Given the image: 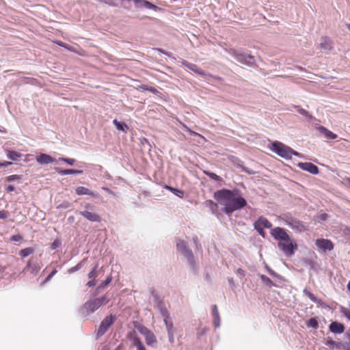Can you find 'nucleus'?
I'll list each match as a JSON object with an SVG mask.
<instances>
[{
	"instance_id": "obj_1",
	"label": "nucleus",
	"mask_w": 350,
	"mask_h": 350,
	"mask_svg": "<svg viewBox=\"0 0 350 350\" xmlns=\"http://www.w3.org/2000/svg\"><path fill=\"white\" fill-rule=\"evenodd\" d=\"M213 197L219 204L223 206L222 211L227 215L241 210L247 205L246 200L237 189L218 190L214 193Z\"/></svg>"
},
{
	"instance_id": "obj_2",
	"label": "nucleus",
	"mask_w": 350,
	"mask_h": 350,
	"mask_svg": "<svg viewBox=\"0 0 350 350\" xmlns=\"http://www.w3.org/2000/svg\"><path fill=\"white\" fill-rule=\"evenodd\" d=\"M271 234L275 240L279 241L278 246L286 256L294 254L297 249V245L291 239L284 228L275 227L271 230Z\"/></svg>"
},
{
	"instance_id": "obj_3",
	"label": "nucleus",
	"mask_w": 350,
	"mask_h": 350,
	"mask_svg": "<svg viewBox=\"0 0 350 350\" xmlns=\"http://www.w3.org/2000/svg\"><path fill=\"white\" fill-rule=\"evenodd\" d=\"M176 248L178 253L187 260L191 270L196 273L199 267L192 250L189 247L188 243L184 240L178 239L176 244Z\"/></svg>"
},
{
	"instance_id": "obj_4",
	"label": "nucleus",
	"mask_w": 350,
	"mask_h": 350,
	"mask_svg": "<svg viewBox=\"0 0 350 350\" xmlns=\"http://www.w3.org/2000/svg\"><path fill=\"white\" fill-rule=\"evenodd\" d=\"M109 299L107 295L85 301L81 307V312L84 315H90L97 310L101 306L107 304Z\"/></svg>"
},
{
	"instance_id": "obj_5",
	"label": "nucleus",
	"mask_w": 350,
	"mask_h": 350,
	"mask_svg": "<svg viewBox=\"0 0 350 350\" xmlns=\"http://www.w3.org/2000/svg\"><path fill=\"white\" fill-rule=\"evenodd\" d=\"M270 150L279 157L286 159H291L293 155L301 156L299 152L295 151L291 148L278 141L271 143Z\"/></svg>"
},
{
	"instance_id": "obj_6",
	"label": "nucleus",
	"mask_w": 350,
	"mask_h": 350,
	"mask_svg": "<svg viewBox=\"0 0 350 350\" xmlns=\"http://www.w3.org/2000/svg\"><path fill=\"white\" fill-rule=\"evenodd\" d=\"M228 53L235 57L241 64L249 66H252L254 64V57L251 55H247L232 49L228 51Z\"/></svg>"
},
{
	"instance_id": "obj_7",
	"label": "nucleus",
	"mask_w": 350,
	"mask_h": 350,
	"mask_svg": "<svg viewBox=\"0 0 350 350\" xmlns=\"http://www.w3.org/2000/svg\"><path fill=\"white\" fill-rule=\"evenodd\" d=\"M116 317L114 314H111L109 316L105 317L101 321L98 329L96 331V338H98L103 336L116 321Z\"/></svg>"
},
{
	"instance_id": "obj_8",
	"label": "nucleus",
	"mask_w": 350,
	"mask_h": 350,
	"mask_svg": "<svg viewBox=\"0 0 350 350\" xmlns=\"http://www.w3.org/2000/svg\"><path fill=\"white\" fill-rule=\"evenodd\" d=\"M138 331L144 336L146 342L148 345L155 347L157 340L155 335L149 329L144 325H140L137 327Z\"/></svg>"
},
{
	"instance_id": "obj_9",
	"label": "nucleus",
	"mask_w": 350,
	"mask_h": 350,
	"mask_svg": "<svg viewBox=\"0 0 350 350\" xmlns=\"http://www.w3.org/2000/svg\"><path fill=\"white\" fill-rule=\"evenodd\" d=\"M286 221L287 225L292 229H295L299 232H301L304 229V224L290 215H286Z\"/></svg>"
},
{
	"instance_id": "obj_10",
	"label": "nucleus",
	"mask_w": 350,
	"mask_h": 350,
	"mask_svg": "<svg viewBox=\"0 0 350 350\" xmlns=\"http://www.w3.org/2000/svg\"><path fill=\"white\" fill-rule=\"evenodd\" d=\"M297 167L301 170L310 172L313 175H317L319 173V167L310 162L299 163Z\"/></svg>"
},
{
	"instance_id": "obj_11",
	"label": "nucleus",
	"mask_w": 350,
	"mask_h": 350,
	"mask_svg": "<svg viewBox=\"0 0 350 350\" xmlns=\"http://www.w3.org/2000/svg\"><path fill=\"white\" fill-rule=\"evenodd\" d=\"M317 247L322 252L331 251L334 249L333 243L325 239H319L316 241Z\"/></svg>"
},
{
	"instance_id": "obj_12",
	"label": "nucleus",
	"mask_w": 350,
	"mask_h": 350,
	"mask_svg": "<svg viewBox=\"0 0 350 350\" xmlns=\"http://www.w3.org/2000/svg\"><path fill=\"white\" fill-rule=\"evenodd\" d=\"M79 214L91 222L99 223L101 221V217L98 214L91 212L88 209L80 211Z\"/></svg>"
},
{
	"instance_id": "obj_13",
	"label": "nucleus",
	"mask_w": 350,
	"mask_h": 350,
	"mask_svg": "<svg viewBox=\"0 0 350 350\" xmlns=\"http://www.w3.org/2000/svg\"><path fill=\"white\" fill-rule=\"evenodd\" d=\"M75 193L78 196L87 195V196H90L92 198H95V199L98 198L99 196L98 193L94 192V191L89 189L88 188L83 187V186L77 187L75 189Z\"/></svg>"
},
{
	"instance_id": "obj_14",
	"label": "nucleus",
	"mask_w": 350,
	"mask_h": 350,
	"mask_svg": "<svg viewBox=\"0 0 350 350\" xmlns=\"http://www.w3.org/2000/svg\"><path fill=\"white\" fill-rule=\"evenodd\" d=\"M36 160L40 165H47L56 161L55 158L45 153H40L36 157Z\"/></svg>"
},
{
	"instance_id": "obj_15",
	"label": "nucleus",
	"mask_w": 350,
	"mask_h": 350,
	"mask_svg": "<svg viewBox=\"0 0 350 350\" xmlns=\"http://www.w3.org/2000/svg\"><path fill=\"white\" fill-rule=\"evenodd\" d=\"M329 332L336 334H340L345 332V325L338 321H332L329 325Z\"/></svg>"
},
{
	"instance_id": "obj_16",
	"label": "nucleus",
	"mask_w": 350,
	"mask_h": 350,
	"mask_svg": "<svg viewBox=\"0 0 350 350\" xmlns=\"http://www.w3.org/2000/svg\"><path fill=\"white\" fill-rule=\"evenodd\" d=\"M134 2L137 8H145L150 10H158L159 8L156 5L152 4L151 2L146 0H134Z\"/></svg>"
},
{
	"instance_id": "obj_17",
	"label": "nucleus",
	"mask_w": 350,
	"mask_h": 350,
	"mask_svg": "<svg viewBox=\"0 0 350 350\" xmlns=\"http://www.w3.org/2000/svg\"><path fill=\"white\" fill-rule=\"evenodd\" d=\"M319 133L327 139H335L337 135L323 126L317 128Z\"/></svg>"
},
{
	"instance_id": "obj_18",
	"label": "nucleus",
	"mask_w": 350,
	"mask_h": 350,
	"mask_svg": "<svg viewBox=\"0 0 350 350\" xmlns=\"http://www.w3.org/2000/svg\"><path fill=\"white\" fill-rule=\"evenodd\" d=\"M55 171L60 175H68V174H82L83 170H75V169H62L60 167H55Z\"/></svg>"
},
{
	"instance_id": "obj_19",
	"label": "nucleus",
	"mask_w": 350,
	"mask_h": 350,
	"mask_svg": "<svg viewBox=\"0 0 350 350\" xmlns=\"http://www.w3.org/2000/svg\"><path fill=\"white\" fill-rule=\"evenodd\" d=\"M182 63L185 67H187L189 70L193 71L194 72L197 73L198 75H201V76L206 75V73L204 72V71H203L202 69L198 68V66L197 65L190 63V62H188L185 60L183 61Z\"/></svg>"
},
{
	"instance_id": "obj_20",
	"label": "nucleus",
	"mask_w": 350,
	"mask_h": 350,
	"mask_svg": "<svg viewBox=\"0 0 350 350\" xmlns=\"http://www.w3.org/2000/svg\"><path fill=\"white\" fill-rule=\"evenodd\" d=\"M212 313L213 317V324L215 328H218L220 326V316L216 305H213L212 307Z\"/></svg>"
},
{
	"instance_id": "obj_21",
	"label": "nucleus",
	"mask_w": 350,
	"mask_h": 350,
	"mask_svg": "<svg viewBox=\"0 0 350 350\" xmlns=\"http://www.w3.org/2000/svg\"><path fill=\"white\" fill-rule=\"evenodd\" d=\"M254 224H258V226L265 228H271L272 224L265 217L260 216Z\"/></svg>"
},
{
	"instance_id": "obj_22",
	"label": "nucleus",
	"mask_w": 350,
	"mask_h": 350,
	"mask_svg": "<svg viewBox=\"0 0 350 350\" xmlns=\"http://www.w3.org/2000/svg\"><path fill=\"white\" fill-rule=\"evenodd\" d=\"M113 123L115 125L116 129L122 133H126L129 130L127 124L123 122H120L117 119L113 120Z\"/></svg>"
},
{
	"instance_id": "obj_23",
	"label": "nucleus",
	"mask_w": 350,
	"mask_h": 350,
	"mask_svg": "<svg viewBox=\"0 0 350 350\" xmlns=\"http://www.w3.org/2000/svg\"><path fill=\"white\" fill-rule=\"evenodd\" d=\"M8 159L12 161H18L19 158L22 157L23 154L12 150H8L6 154Z\"/></svg>"
},
{
	"instance_id": "obj_24",
	"label": "nucleus",
	"mask_w": 350,
	"mask_h": 350,
	"mask_svg": "<svg viewBox=\"0 0 350 350\" xmlns=\"http://www.w3.org/2000/svg\"><path fill=\"white\" fill-rule=\"evenodd\" d=\"M163 187L169 191H170L172 193H174L175 196L180 198H183L184 196V191L182 190H180L178 189L174 188L172 186L165 185Z\"/></svg>"
},
{
	"instance_id": "obj_25",
	"label": "nucleus",
	"mask_w": 350,
	"mask_h": 350,
	"mask_svg": "<svg viewBox=\"0 0 350 350\" xmlns=\"http://www.w3.org/2000/svg\"><path fill=\"white\" fill-rule=\"evenodd\" d=\"M152 295L153 297L154 306L156 309L160 308L161 306H162L165 304L157 293H155L154 291H152Z\"/></svg>"
},
{
	"instance_id": "obj_26",
	"label": "nucleus",
	"mask_w": 350,
	"mask_h": 350,
	"mask_svg": "<svg viewBox=\"0 0 350 350\" xmlns=\"http://www.w3.org/2000/svg\"><path fill=\"white\" fill-rule=\"evenodd\" d=\"M28 269L32 273H37L40 270V266L36 261L29 260L27 265Z\"/></svg>"
},
{
	"instance_id": "obj_27",
	"label": "nucleus",
	"mask_w": 350,
	"mask_h": 350,
	"mask_svg": "<svg viewBox=\"0 0 350 350\" xmlns=\"http://www.w3.org/2000/svg\"><path fill=\"white\" fill-rule=\"evenodd\" d=\"M112 280V278L111 275H109L105 281L102 282L100 284H99L95 291V295L98 294L101 292L103 289L105 288L106 286H107Z\"/></svg>"
},
{
	"instance_id": "obj_28",
	"label": "nucleus",
	"mask_w": 350,
	"mask_h": 350,
	"mask_svg": "<svg viewBox=\"0 0 350 350\" xmlns=\"http://www.w3.org/2000/svg\"><path fill=\"white\" fill-rule=\"evenodd\" d=\"M305 295H306L310 301H312L314 303H317L319 304H322V301L320 299H318L313 293H312L310 291L307 290L306 288L304 289L303 291Z\"/></svg>"
},
{
	"instance_id": "obj_29",
	"label": "nucleus",
	"mask_w": 350,
	"mask_h": 350,
	"mask_svg": "<svg viewBox=\"0 0 350 350\" xmlns=\"http://www.w3.org/2000/svg\"><path fill=\"white\" fill-rule=\"evenodd\" d=\"M157 310L159 311L161 315L163 317V321L170 319V314L167 310L165 304L161 306L160 308H157Z\"/></svg>"
},
{
	"instance_id": "obj_30",
	"label": "nucleus",
	"mask_w": 350,
	"mask_h": 350,
	"mask_svg": "<svg viewBox=\"0 0 350 350\" xmlns=\"http://www.w3.org/2000/svg\"><path fill=\"white\" fill-rule=\"evenodd\" d=\"M157 310L159 311L161 315L163 317V321L170 319V314L167 310L165 304L161 306L160 308H157Z\"/></svg>"
},
{
	"instance_id": "obj_31",
	"label": "nucleus",
	"mask_w": 350,
	"mask_h": 350,
	"mask_svg": "<svg viewBox=\"0 0 350 350\" xmlns=\"http://www.w3.org/2000/svg\"><path fill=\"white\" fill-rule=\"evenodd\" d=\"M157 310L159 311L161 315L163 317V321L170 319V314L167 310L165 304L161 306L160 308H157Z\"/></svg>"
},
{
	"instance_id": "obj_32",
	"label": "nucleus",
	"mask_w": 350,
	"mask_h": 350,
	"mask_svg": "<svg viewBox=\"0 0 350 350\" xmlns=\"http://www.w3.org/2000/svg\"><path fill=\"white\" fill-rule=\"evenodd\" d=\"M157 310L159 311L161 315L163 317V321L170 319V314L167 310L165 304L161 306L160 308H157Z\"/></svg>"
},
{
	"instance_id": "obj_33",
	"label": "nucleus",
	"mask_w": 350,
	"mask_h": 350,
	"mask_svg": "<svg viewBox=\"0 0 350 350\" xmlns=\"http://www.w3.org/2000/svg\"><path fill=\"white\" fill-rule=\"evenodd\" d=\"M344 349L350 350V327L345 333Z\"/></svg>"
},
{
	"instance_id": "obj_34",
	"label": "nucleus",
	"mask_w": 350,
	"mask_h": 350,
	"mask_svg": "<svg viewBox=\"0 0 350 350\" xmlns=\"http://www.w3.org/2000/svg\"><path fill=\"white\" fill-rule=\"evenodd\" d=\"M260 278L261 281L268 287L278 286L276 284H275L272 280H271L267 276L265 275H260Z\"/></svg>"
},
{
	"instance_id": "obj_35",
	"label": "nucleus",
	"mask_w": 350,
	"mask_h": 350,
	"mask_svg": "<svg viewBox=\"0 0 350 350\" xmlns=\"http://www.w3.org/2000/svg\"><path fill=\"white\" fill-rule=\"evenodd\" d=\"M86 260H87V258H85L81 262H79L76 266L72 267L68 269V271H67L68 273L69 274H72V273H74L75 272L79 271V269H81L82 268V267L83 266L84 262Z\"/></svg>"
},
{
	"instance_id": "obj_36",
	"label": "nucleus",
	"mask_w": 350,
	"mask_h": 350,
	"mask_svg": "<svg viewBox=\"0 0 350 350\" xmlns=\"http://www.w3.org/2000/svg\"><path fill=\"white\" fill-rule=\"evenodd\" d=\"M133 345L136 347L137 350H146L141 340L137 336L133 338Z\"/></svg>"
},
{
	"instance_id": "obj_37",
	"label": "nucleus",
	"mask_w": 350,
	"mask_h": 350,
	"mask_svg": "<svg viewBox=\"0 0 350 350\" xmlns=\"http://www.w3.org/2000/svg\"><path fill=\"white\" fill-rule=\"evenodd\" d=\"M266 269L267 270L268 273L273 277L278 279L280 281H285L283 276L277 273L275 271H274L273 269H271L269 266L266 265Z\"/></svg>"
},
{
	"instance_id": "obj_38",
	"label": "nucleus",
	"mask_w": 350,
	"mask_h": 350,
	"mask_svg": "<svg viewBox=\"0 0 350 350\" xmlns=\"http://www.w3.org/2000/svg\"><path fill=\"white\" fill-rule=\"evenodd\" d=\"M321 47L325 50H330L332 49L331 41L327 38H323L321 42Z\"/></svg>"
},
{
	"instance_id": "obj_39",
	"label": "nucleus",
	"mask_w": 350,
	"mask_h": 350,
	"mask_svg": "<svg viewBox=\"0 0 350 350\" xmlns=\"http://www.w3.org/2000/svg\"><path fill=\"white\" fill-rule=\"evenodd\" d=\"M33 252V249L32 247H26L25 249L21 250L19 252V255L21 257L25 258V257H27V256H29Z\"/></svg>"
},
{
	"instance_id": "obj_40",
	"label": "nucleus",
	"mask_w": 350,
	"mask_h": 350,
	"mask_svg": "<svg viewBox=\"0 0 350 350\" xmlns=\"http://www.w3.org/2000/svg\"><path fill=\"white\" fill-rule=\"evenodd\" d=\"M306 325L308 327H312L317 329L319 327V323L315 318H310L308 321Z\"/></svg>"
},
{
	"instance_id": "obj_41",
	"label": "nucleus",
	"mask_w": 350,
	"mask_h": 350,
	"mask_svg": "<svg viewBox=\"0 0 350 350\" xmlns=\"http://www.w3.org/2000/svg\"><path fill=\"white\" fill-rule=\"evenodd\" d=\"M301 112V114L305 117V118L308 121L314 123V122L317 121V120L312 117V115H310L308 111L304 110V111H299Z\"/></svg>"
},
{
	"instance_id": "obj_42",
	"label": "nucleus",
	"mask_w": 350,
	"mask_h": 350,
	"mask_svg": "<svg viewBox=\"0 0 350 350\" xmlns=\"http://www.w3.org/2000/svg\"><path fill=\"white\" fill-rule=\"evenodd\" d=\"M327 345L329 347H336V348H338V349H344V342H337L334 340H330L327 342Z\"/></svg>"
},
{
	"instance_id": "obj_43",
	"label": "nucleus",
	"mask_w": 350,
	"mask_h": 350,
	"mask_svg": "<svg viewBox=\"0 0 350 350\" xmlns=\"http://www.w3.org/2000/svg\"><path fill=\"white\" fill-rule=\"evenodd\" d=\"M209 331V328L207 327H199L197 330V336L200 338L204 335H206Z\"/></svg>"
},
{
	"instance_id": "obj_44",
	"label": "nucleus",
	"mask_w": 350,
	"mask_h": 350,
	"mask_svg": "<svg viewBox=\"0 0 350 350\" xmlns=\"http://www.w3.org/2000/svg\"><path fill=\"white\" fill-rule=\"evenodd\" d=\"M6 180L8 182H14V181L20 182L21 180V176L17 175V174L8 176L6 177Z\"/></svg>"
},
{
	"instance_id": "obj_45",
	"label": "nucleus",
	"mask_w": 350,
	"mask_h": 350,
	"mask_svg": "<svg viewBox=\"0 0 350 350\" xmlns=\"http://www.w3.org/2000/svg\"><path fill=\"white\" fill-rule=\"evenodd\" d=\"M340 311L350 321V310L344 306H341Z\"/></svg>"
},
{
	"instance_id": "obj_46",
	"label": "nucleus",
	"mask_w": 350,
	"mask_h": 350,
	"mask_svg": "<svg viewBox=\"0 0 350 350\" xmlns=\"http://www.w3.org/2000/svg\"><path fill=\"white\" fill-rule=\"evenodd\" d=\"M340 311L350 321V310L344 306H341Z\"/></svg>"
},
{
	"instance_id": "obj_47",
	"label": "nucleus",
	"mask_w": 350,
	"mask_h": 350,
	"mask_svg": "<svg viewBox=\"0 0 350 350\" xmlns=\"http://www.w3.org/2000/svg\"><path fill=\"white\" fill-rule=\"evenodd\" d=\"M62 245V241L59 239H56L51 243L50 248L52 250H55Z\"/></svg>"
},
{
	"instance_id": "obj_48",
	"label": "nucleus",
	"mask_w": 350,
	"mask_h": 350,
	"mask_svg": "<svg viewBox=\"0 0 350 350\" xmlns=\"http://www.w3.org/2000/svg\"><path fill=\"white\" fill-rule=\"evenodd\" d=\"M207 206L209 207V208L211 210V213L213 214L215 213V209L217 206V204L215 203L213 200H206L205 202Z\"/></svg>"
},
{
	"instance_id": "obj_49",
	"label": "nucleus",
	"mask_w": 350,
	"mask_h": 350,
	"mask_svg": "<svg viewBox=\"0 0 350 350\" xmlns=\"http://www.w3.org/2000/svg\"><path fill=\"white\" fill-rule=\"evenodd\" d=\"M98 267V265L96 264L94 268L92 269V270L91 271H90L88 274V278L90 279H95V278L96 277L97 274H96V269Z\"/></svg>"
},
{
	"instance_id": "obj_50",
	"label": "nucleus",
	"mask_w": 350,
	"mask_h": 350,
	"mask_svg": "<svg viewBox=\"0 0 350 350\" xmlns=\"http://www.w3.org/2000/svg\"><path fill=\"white\" fill-rule=\"evenodd\" d=\"M254 228L258 232L259 235H260L263 238L265 237L266 234L263 230V228L260 227L258 226V224H254Z\"/></svg>"
},
{
	"instance_id": "obj_51",
	"label": "nucleus",
	"mask_w": 350,
	"mask_h": 350,
	"mask_svg": "<svg viewBox=\"0 0 350 350\" xmlns=\"http://www.w3.org/2000/svg\"><path fill=\"white\" fill-rule=\"evenodd\" d=\"M165 326H166V329H167V332H170V331H173V328H174V325H173V322L170 319H168V320H166V321H163Z\"/></svg>"
},
{
	"instance_id": "obj_52",
	"label": "nucleus",
	"mask_w": 350,
	"mask_h": 350,
	"mask_svg": "<svg viewBox=\"0 0 350 350\" xmlns=\"http://www.w3.org/2000/svg\"><path fill=\"white\" fill-rule=\"evenodd\" d=\"M205 174L211 179L215 181H219L221 180L220 176L217 175L216 174L211 172H205Z\"/></svg>"
},
{
	"instance_id": "obj_53",
	"label": "nucleus",
	"mask_w": 350,
	"mask_h": 350,
	"mask_svg": "<svg viewBox=\"0 0 350 350\" xmlns=\"http://www.w3.org/2000/svg\"><path fill=\"white\" fill-rule=\"evenodd\" d=\"M59 160L66 163L69 165H73L75 162V160L71 158L61 157L59 159Z\"/></svg>"
},
{
	"instance_id": "obj_54",
	"label": "nucleus",
	"mask_w": 350,
	"mask_h": 350,
	"mask_svg": "<svg viewBox=\"0 0 350 350\" xmlns=\"http://www.w3.org/2000/svg\"><path fill=\"white\" fill-rule=\"evenodd\" d=\"M193 244L195 245L196 250H202V245L201 243L198 238V237L195 236L192 239Z\"/></svg>"
},
{
	"instance_id": "obj_55",
	"label": "nucleus",
	"mask_w": 350,
	"mask_h": 350,
	"mask_svg": "<svg viewBox=\"0 0 350 350\" xmlns=\"http://www.w3.org/2000/svg\"><path fill=\"white\" fill-rule=\"evenodd\" d=\"M10 213L8 211L5 210H1L0 211V219H5L8 216Z\"/></svg>"
},
{
	"instance_id": "obj_56",
	"label": "nucleus",
	"mask_w": 350,
	"mask_h": 350,
	"mask_svg": "<svg viewBox=\"0 0 350 350\" xmlns=\"http://www.w3.org/2000/svg\"><path fill=\"white\" fill-rule=\"evenodd\" d=\"M140 89L142 90L143 91H145V90H148L150 92H152L153 93H155L157 92V90L152 88V87H150V88H148L146 85H142L140 86Z\"/></svg>"
},
{
	"instance_id": "obj_57",
	"label": "nucleus",
	"mask_w": 350,
	"mask_h": 350,
	"mask_svg": "<svg viewBox=\"0 0 350 350\" xmlns=\"http://www.w3.org/2000/svg\"><path fill=\"white\" fill-rule=\"evenodd\" d=\"M57 272V271L56 269L53 270L45 278L44 282H48L56 274Z\"/></svg>"
},
{
	"instance_id": "obj_58",
	"label": "nucleus",
	"mask_w": 350,
	"mask_h": 350,
	"mask_svg": "<svg viewBox=\"0 0 350 350\" xmlns=\"http://www.w3.org/2000/svg\"><path fill=\"white\" fill-rule=\"evenodd\" d=\"M167 335H168L169 342L172 344L174 343V331H170V332H167Z\"/></svg>"
},
{
	"instance_id": "obj_59",
	"label": "nucleus",
	"mask_w": 350,
	"mask_h": 350,
	"mask_svg": "<svg viewBox=\"0 0 350 350\" xmlns=\"http://www.w3.org/2000/svg\"><path fill=\"white\" fill-rule=\"evenodd\" d=\"M11 241H20L21 239H22V237L19 234H15V235H12L10 238Z\"/></svg>"
},
{
	"instance_id": "obj_60",
	"label": "nucleus",
	"mask_w": 350,
	"mask_h": 350,
	"mask_svg": "<svg viewBox=\"0 0 350 350\" xmlns=\"http://www.w3.org/2000/svg\"><path fill=\"white\" fill-rule=\"evenodd\" d=\"M100 2L107 3L112 6H116V4L114 3V0H99Z\"/></svg>"
},
{
	"instance_id": "obj_61",
	"label": "nucleus",
	"mask_w": 350,
	"mask_h": 350,
	"mask_svg": "<svg viewBox=\"0 0 350 350\" xmlns=\"http://www.w3.org/2000/svg\"><path fill=\"white\" fill-rule=\"evenodd\" d=\"M12 164V162L10 161H3V162H0V167H8L9 165H11Z\"/></svg>"
},
{
	"instance_id": "obj_62",
	"label": "nucleus",
	"mask_w": 350,
	"mask_h": 350,
	"mask_svg": "<svg viewBox=\"0 0 350 350\" xmlns=\"http://www.w3.org/2000/svg\"><path fill=\"white\" fill-rule=\"evenodd\" d=\"M102 189L105 191L106 192H107L109 194H110L111 196H115V193L107 187H102Z\"/></svg>"
},
{
	"instance_id": "obj_63",
	"label": "nucleus",
	"mask_w": 350,
	"mask_h": 350,
	"mask_svg": "<svg viewBox=\"0 0 350 350\" xmlns=\"http://www.w3.org/2000/svg\"><path fill=\"white\" fill-rule=\"evenodd\" d=\"M96 284V280L95 279H92L91 280L88 281L86 284V285L88 286V287H92L94 286V285Z\"/></svg>"
},
{
	"instance_id": "obj_64",
	"label": "nucleus",
	"mask_w": 350,
	"mask_h": 350,
	"mask_svg": "<svg viewBox=\"0 0 350 350\" xmlns=\"http://www.w3.org/2000/svg\"><path fill=\"white\" fill-rule=\"evenodd\" d=\"M228 282L230 287L235 288V284L232 278H228Z\"/></svg>"
}]
</instances>
